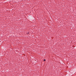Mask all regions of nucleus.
<instances>
[{"label": "nucleus", "mask_w": 76, "mask_h": 76, "mask_svg": "<svg viewBox=\"0 0 76 76\" xmlns=\"http://www.w3.org/2000/svg\"><path fill=\"white\" fill-rule=\"evenodd\" d=\"M46 60H45V59H44V61H45Z\"/></svg>", "instance_id": "obj_1"}, {"label": "nucleus", "mask_w": 76, "mask_h": 76, "mask_svg": "<svg viewBox=\"0 0 76 76\" xmlns=\"http://www.w3.org/2000/svg\"><path fill=\"white\" fill-rule=\"evenodd\" d=\"M27 34H29V32L27 33Z\"/></svg>", "instance_id": "obj_2"}]
</instances>
